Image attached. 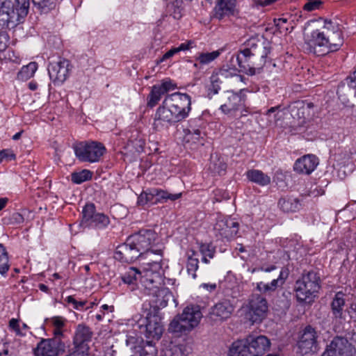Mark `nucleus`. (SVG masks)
<instances>
[{"label":"nucleus","instance_id":"obj_1","mask_svg":"<svg viewBox=\"0 0 356 356\" xmlns=\"http://www.w3.org/2000/svg\"><path fill=\"white\" fill-rule=\"evenodd\" d=\"M343 42L342 26L337 22L326 19L321 29L305 34L304 48L308 53L324 56L338 51Z\"/></svg>","mask_w":356,"mask_h":356},{"label":"nucleus","instance_id":"obj_2","mask_svg":"<svg viewBox=\"0 0 356 356\" xmlns=\"http://www.w3.org/2000/svg\"><path fill=\"white\" fill-rule=\"evenodd\" d=\"M164 284L161 265L158 261H153L152 268L144 270L142 289L145 294L151 297L149 305L154 309L165 307L172 297V293Z\"/></svg>","mask_w":356,"mask_h":356},{"label":"nucleus","instance_id":"obj_3","mask_svg":"<svg viewBox=\"0 0 356 356\" xmlns=\"http://www.w3.org/2000/svg\"><path fill=\"white\" fill-rule=\"evenodd\" d=\"M29 0L0 1V26L8 27L20 22L29 13Z\"/></svg>","mask_w":356,"mask_h":356},{"label":"nucleus","instance_id":"obj_4","mask_svg":"<svg viewBox=\"0 0 356 356\" xmlns=\"http://www.w3.org/2000/svg\"><path fill=\"white\" fill-rule=\"evenodd\" d=\"M321 288V277L315 271L302 274L294 286L296 297L299 302L309 303L316 297Z\"/></svg>","mask_w":356,"mask_h":356},{"label":"nucleus","instance_id":"obj_5","mask_svg":"<svg viewBox=\"0 0 356 356\" xmlns=\"http://www.w3.org/2000/svg\"><path fill=\"white\" fill-rule=\"evenodd\" d=\"M202 316L198 306H188L181 314L174 318L170 323L169 330L175 333L189 332L199 324Z\"/></svg>","mask_w":356,"mask_h":356},{"label":"nucleus","instance_id":"obj_6","mask_svg":"<svg viewBox=\"0 0 356 356\" xmlns=\"http://www.w3.org/2000/svg\"><path fill=\"white\" fill-rule=\"evenodd\" d=\"M266 58L257 54L243 49L240 50L236 56L232 55L230 62H236L241 71L248 74L254 75L264 67Z\"/></svg>","mask_w":356,"mask_h":356},{"label":"nucleus","instance_id":"obj_7","mask_svg":"<svg viewBox=\"0 0 356 356\" xmlns=\"http://www.w3.org/2000/svg\"><path fill=\"white\" fill-rule=\"evenodd\" d=\"M246 319L252 324L261 323L267 316L268 305L260 294H252L242 307Z\"/></svg>","mask_w":356,"mask_h":356},{"label":"nucleus","instance_id":"obj_8","mask_svg":"<svg viewBox=\"0 0 356 356\" xmlns=\"http://www.w3.org/2000/svg\"><path fill=\"white\" fill-rule=\"evenodd\" d=\"M132 245H135L139 252L144 257L145 254H155L159 256V262L161 260L162 250L153 249V245L157 238L156 233L152 229H141L129 237Z\"/></svg>","mask_w":356,"mask_h":356},{"label":"nucleus","instance_id":"obj_9","mask_svg":"<svg viewBox=\"0 0 356 356\" xmlns=\"http://www.w3.org/2000/svg\"><path fill=\"white\" fill-rule=\"evenodd\" d=\"M73 148L76 156L82 162H97L106 152L104 145L96 141L79 142Z\"/></svg>","mask_w":356,"mask_h":356},{"label":"nucleus","instance_id":"obj_10","mask_svg":"<svg viewBox=\"0 0 356 356\" xmlns=\"http://www.w3.org/2000/svg\"><path fill=\"white\" fill-rule=\"evenodd\" d=\"M165 104L170 106L181 121L186 119L191 111V98L186 93L174 92L165 97Z\"/></svg>","mask_w":356,"mask_h":356},{"label":"nucleus","instance_id":"obj_11","mask_svg":"<svg viewBox=\"0 0 356 356\" xmlns=\"http://www.w3.org/2000/svg\"><path fill=\"white\" fill-rule=\"evenodd\" d=\"M109 223V218L102 213L97 212L95 205L93 203H88L83 207L81 221V226L104 229Z\"/></svg>","mask_w":356,"mask_h":356},{"label":"nucleus","instance_id":"obj_12","mask_svg":"<svg viewBox=\"0 0 356 356\" xmlns=\"http://www.w3.org/2000/svg\"><path fill=\"white\" fill-rule=\"evenodd\" d=\"M181 121L172 109L165 104L164 99L154 114L153 128L156 131H161Z\"/></svg>","mask_w":356,"mask_h":356},{"label":"nucleus","instance_id":"obj_13","mask_svg":"<svg viewBox=\"0 0 356 356\" xmlns=\"http://www.w3.org/2000/svg\"><path fill=\"white\" fill-rule=\"evenodd\" d=\"M245 102V96L243 95L242 90L238 92L228 90L224 94L223 102L220 106V110L228 117H234L237 111H243Z\"/></svg>","mask_w":356,"mask_h":356},{"label":"nucleus","instance_id":"obj_14","mask_svg":"<svg viewBox=\"0 0 356 356\" xmlns=\"http://www.w3.org/2000/svg\"><path fill=\"white\" fill-rule=\"evenodd\" d=\"M92 332L88 327L79 325L76 327L74 337V350L65 356H88L89 346L88 343L90 341Z\"/></svg>","mask_w":356,"mask_h":356},{"label":"nucleus","instance_id":"obj_15","mask_svg":"<svg viewBox=\"0 0 356 356\" xmlns=\"http://www.w3.org/2000/svg\"><path fill=\"white\" fill-rule=\"evenodd\" d=\"M355 348L346 337H335L321 356H353Z\"/></svg>","mask_w":356,"mask_h":356},{"label":"nucleus","instance_id":"obj_16","mask_svg":"<svg viewBox=\"0 0 356 356\" xmlns=\"http://www.w3.org/2000/svg\"><path fill=\"white\" fill-rule=\"evenodd\" d=\"M317 333L311 325H307L302 330L297 343V353L302 356L314 353L316 350Z\"/></svg>","mask_w":356,"mask_h":356},{"label":"nucleus","instance_id":"obj_17","mask_svg":"<svg viewBox=\"0 0 356 356\" xmlns=\"http://www.w3.org/2000/svg\"><path fill=\"white\" fill-rule=\"evenodd\" d=\"M126 344L134 356H156L157 355L156 347L149 341L145 342L140 337L128 336Z\"/></svg>","mask_w":356,"mask_h":356},{"label":"nucleus","instance_id":"obj_18","mask_svg":"<svg viewBox=\"0 0 356 356\" xmlns=\"http://www.w3.org/2000/svg\"><path fill=\"white\" fill-rule=\"evenodd\" d=\"M70 61L65 58H60L58 61L49 65V75L54 85H60L66 81L70 74Z\"/></svg>","mask_w":356,"mask_h":356},{"label":"nucleus","instance_id":"obj_19","mask_svg":"<svg viewBox=\"0 0 356 356\" xmlns=\"http://www.w3.org/2000/svg\"><path fill=\"white\" fill-rule=\"evenodd\" d=\"M239 229V224L231 218H222L217 220L214 225L216 236L231 240L236 237Z\"/></svg>","mask_w":356,"mask_h":356},{"label":"nucleus","instance_id":"obj_20","mask_svg":"<svg viewBox=\"0 0 356 356\" xmlns=\"http://www.w3.org/2000/svg\"><path fill=\"white\" fill-rule=\"evenodd\" d=\"M234 307L228 300H222L214 305L209 313V318L214 322H222L229 318Z\"/></svg>","mask_w":356,"mask_h":356},{"label":"nucleus","instance_id":"obj_21","mask_svg":"<svg viewBox=\"0 0 356 356\" xmlns=\"http://www.w3.org/2000/svg\"><path fill=\"white\" fill-rule=\"evenodd\" d=\"M63 346L61 341L56 339H42L33 352L35 356H58Z\"/></svg>","mask_w":356,"mask_h":356},{"label":"nucleus","instance_id":"obj_22","mask_svg":"<svg viewBox=\"0 0 356 356\" xmlns=\"http://www.w3.org/2000/svg\"><path fill=\"white\" fill-rule=\"evenodd\" d=\"M143 257L139 252L135 245H132L130 238L127 242L119 245L115 252V258L123 262H132L137 258L142 259Z\"/></svg>","mask_w":356,"mask_h":356},{"label":"nucleus","instance_id":"obj_23","mask_svg":"<svg viewBox=\"0 0 356 356\" xmlns=\"http://www.w3.org/2000/svg\"><path fill=\"white\" fill-rule=\"evenodd\" d=\"M176 87V84L173 83L171 81H165L161 84L153 86L147 98V106L149 108L154 107L159 102L163 95L175 89Z\"/></svg>","mask_w":356,"mask_h":356},{"label":"nucleus","instance_id":"obj_24","mask_svg":"<svg viewBox=\"0 0 356 356\" xmlns=\"http://www.w3.org/2000/svg\"><path fill=\"white\" fill-rule=\"evenodd\" d=\"M248 342V346L253 356H261L268 351L270 346V340L264 335L254 337L248 335L245 338Z\"/></svg>","mask_w":356,"mask_h":356},{"label":"nucleus","instance_id":"obj_25","mask_svg":"<svg viewBox=\"0 0 356 356\" xmlns=\"http://www.w3.org/2000/svg\"><path fill=\"white\" fill-rule=\"evenodd\" d=\"M318 164V158L313 154H307L298 159L294 164L293 169L300 174L309 175Z\"/></svg>","mask_w":356,"mask_h":356},{"label":"nucleus","instance_id":"obj_26","mask_svg":"<svg viewBox=\"0 0 356 356\" xmlns=\"http://www.w3.org/2000/svg\"><path fill=\"white\" fill-rule=\"evenodd\" d=\"M145 324L146 337L148 339H160L163 328L160 319L156 316L147 317Z\"/></svg>","mask_w":356,"mask_h":356},{"label":"nucleus","instance_id":"obj_27","mask_svg":"<svg viewBox=\"0 0 356 356\" xmlns=\"http://www.w3.org/2000/svg\"><path fill=\"white\" fill-rule=\"evenodd\" d=\"M152 264L153 261L147 263L142 270H139L134 267H129L122 276L123 282L129 285L134 286L137 284L138 280H139L142 285V278L144 275V270L147 268H152Z\"/></svg>","mask_w":356,"mask_h":356},{"label":"nucleus","instance_id":"obj_28","mask_svg":"<svg viewBox=\"0 0 356 356\" xmlns=\"http://www.w3.org/2000/svg\"><path fill=\"white\" fill-rule=\"evenodd\" d=\"M236 0H218L214 8V16L218 19L234 15Z\"/></svg>","mask_w":356,"mask_h":356},{"label":"nucleus","instance_id":"obj_29","mask_svg":"<svg viewBox=\"0 0 356 356\" xmlns=\"http://www.w3.org/2000/svg\"><path fill=\"white\" fill-rule=\"evenodd\" d=\"M46 323L52 327V332L54 337L60 341V338L63 335V332L66 326L67 320L60 316H53L46 319Z\"/></svg>","mask_w":356,"mask_h":356},{"label":"nucleus","instance_id":"obj_30","mask_svg":"<svg viewBox=\"0 0 356 356\" xmlns=\"http://www.w3.org/2000/svg\"><path fill=\"white\" fill-rule=\"evenodd\" d=\"M227 356H253L250 351L248 342L243 339L234 341L229 348Z\"/></svg>","mask_w":356,"mask_h":356},{"label":"nucleus","instance_id":"obj_31","mask_svg":"<svg viewBox=\"0 0 356 356\" xmlns=\"http://www.w3.org/2000/svg\"><path fill=\"white\" fill-rule=\"evenodd\" d=\"M344 294L341 292H338L334 296L331 303L332 313L336 318H344L346 310Z\"/></svg>","mask_w":356,"mask_h":356},{"label":"nucleus","instance_id":"obj_32","mask_svg":"<svg viewBox=\"0 0 356 356\" xmlns=\"http://www.w3.org/2000/svg\"><path fill=\"white\" fill-rule=\"evenodd\" d=\"M247 179L261 186H265L270 183V177L261 170L251 169L245 172Z\"/></svg>","mask_w":356,"mask_h":356},{"label":"nucleus","instance_id":"obj_33","mask_svg":"<svg viewBox=\"0 0 356 356\" xmlns=\"http://www.w3.org/2000/svg\"><path fill=\"white\" fill-rule=\"evenodd\" d=\"M278 206L285 213H293L300 210L301 204L298 198L286 197L280 199Z\"/></svg>","mask_w":356,"mask_h":356},{"label":"nucleus","instance_id":"obj_34","mask_svg":"<svg viewBox=\"0 0 356 356\" xmlns=\"http://www.w3.org/2000/svg\"><path fill=\"white\" fill-rule=\"evenodd\" d=\"M284 283L283 273L280 272L279 277L277 279L273 280L270 283L258 282L257 284V289L260 293L266 294L275 291L278 286H282Z\"/></svg>","mask_w":356,"mask_h":356},{"label":"nucleus","instance_id":"obj_35","mask_svg":"<svg viewBox=\"0 0 356 356\" xmlns=\"http://www.w3.org/2000/svg\"><path fill=\"white\" fill-rule=\"evenodd\" d=\"M191 348L186 344H170L163 350V356H188Z\"/></svg>","mask_w":356,"mask_h":356},{"label":"nucleus","instance_id":"obj_36","mask_svg":"<svg viewBox=\"0 0 356 356\" xmlns=\"http://www.w3.org/2000/svg\"><path fill=\"white\" fill-rule=\"evenodd\" d=\"M152 192L154 193L155 195V203L157 202H167L168 200H176L181 197V193H175L172 194L168 193L166 191H163L161 189L153 188Z\"/></svg>","mask_w":356,"mask_h":356},{"label":"nucleus","instance_id":"obj_37","mask_svg":"<svg viewBox=\"0 0 356 356\" xmlns=\"http://www.w3.org/2000/svg\"><path fill=\"white\" fill-rule=\"evenodd\" d=\"M224 51V49H219L212 52H201L197 56L196 60L200 65H209L215 60Z\"/></svg>","mask_w":356,"mask_h":356},{"label":"nucleus","instance_id":"obj_38","mask_svg":"<svg viewBox=\"0 0 356 356\" xmlns=\"http://www.w3.org/2000/svg\"><path fill=\"white\" fill-rule=\"evenodd\" d=\"M245 51L254 52L257 55H261L266 57L268 54V50L264 46V44L259 42L256 41L254 39L250 40L247 44V47L243 49Z\"/></svg>","mask_w":356,"mask_h":356},{"label":"nucleus","instance_id":"obj_39","mask_svg":"<svg viewBox=\"0 0 356 356\" xmlns=\"http://www.w3.org/2000/svg\"><path fill=\"white\" fill-rule=\"evenodd\" d=\"M231 65L230 66L223 65V67L220 70L219 72L217 74L219 75V76L222 79H227L229 77H236V79L239 81L243 80V76L241 75H238L237 74V69L236 67V65L234 64V62H230Z\"/></svg>","mask_w":356,"mask_h":356},{"label":"nucleus","instance_id":"obj_40","mask_svg":"<svg viewBox=\"0 0 356 356\" xmlns=\"http://www.w3.org/2000/svg\"><path fill=\"white\" fill-rule=\"evenodd\" d=\"M38 69V64L35 62H31L27 65L23 66L17 73V79L21 81H26L32 77Z\"/></svg>","mask_w":356,"mask_h":356},{"label":"nucleus","instance_id":"obj_41","mask_svg":"<svg viewBox=\"0 0 356 356\" xmlns=\"http://www.w3.org/2000/svg\"><path fill=\"white\" fill-rule=\"evenodd\" d=\"M10 268L8 252L4 245L0 243V274L5 275Z\"/></svg>","mask_w":356,"mask_h":356},{"label":"nucleus","instance_id":"obj_42","mask_svg":"<svg viewBox=\"0 0 356 356\" xmlns=\"http://www.w3.org/2000/svg\"><path fill=\"white\" fill-rule=\"evenodd\" d=\"M202 132L198 129H187L186 131L185 140L186 143H200L203 145Z\"/></svg>","mask_w":356,"mask_h":356},{"label":"nucleus","instance_id":"obj_43","mask_svg":"<svg viewBox=\"0 0 356 356\" xmlns=\"http://www.w3.org/2000/svg\"><path fill=\"white\" fill-rule=\"evenodd\" d=\"M92 173L89 170H83L80 172L72 173L71 179L74 183L80 184L90 180L92 178Z\"/></svg>","mask_w":356,"mask_h":356},{"label":"nucleus","instance_id":"obj_44","mask_svg":"<svg viewBox=\"0 0 356 356\" xmlns=\"http://www.w3.org/2000/svg\"><path fill=\"white\" fill-rule=\"evenodd\" d=\"M200 252L202 255V261L206 264L209 263V259L214 257L215 248L209 243H202L200 245Z\"/></svg>","mask_w":356,"mask_h":356},{"label":"nucleus","instance_id":"obj_45","mask_svg":"<svg viewBox=\"0 0 356 356\" xmlns=\"http://www.w3.org/2000/svg\"><path fill=\"white\" fill-rule=\"evenodd\" d=\"M32 2L42 13H47L56 6V0H32Z\"/></svg>","mask_w":356,"mask_h":356},{"label":"nucleus","instance_id":"obj_46","mask_svg":"<svg viewBox=\"0 0 356 356\" xmlns=\"http://www.w3.org/2000/svg\"><path fill=\"white\" fill-rule=\"evenodd\" d=\"M138 205H145L148 203L156 204L155 203V195L152 192V188L147 189V191L140 193V195L138 197Z\"/></svg>","mask_w":356,"mask_h":356},{"label":"nucleus","instance_id":"obj_47","mask_svg":"<svg viewBox=\"0 0 356 356\" xmlns=\"http://www.w3.org/2000/svg\"><path fill=\"white\" fill-rule=\"evenodd\" d=\"M210 85L208 88L209 94L216 95L220 90L221 78L217 74H213L210 77Z\"/></svg>","mask_w":356,"mask_h":356},{"label":"nucleus","instance_id":"obj_48","mask_svg":"<svg viewBox=\"0 0 356 356\" xmlns=\"http://www.w3.org/2000/svg\"><path fill=\"white\" fill-rule=\"evenodd\" d=\"M198 264H199L198 259L194 258L193 257H188L187 264H186V269H187L188 273L191 275L193 279H195L197 277L195 273L199 267Z\"/></svg>","mask_w":356,"mask_h":356},{"label":"nucleus","instance_id":"obj_49","mask_svg":"<svg viewBox=\"0 0 356 356\" xmlns=\"http://www.w3.org/2000/svg\"><path fill=\"white\" fill-rule=\"evenodd\" d=\"M9 327L11 330L14 331L18 336H25L26 332L21 330L19 326V320L16 318H11L9 321Z\"/></svg>","mask_w":356,"mask_h":356},{"label":"nucleus","instance_id":"obj_50","mask_svg":"<svg viewBox=\"0 0 356 356\" xmlns=\"http://www.w3.org/2000/svg\"><path fill=\"white\" fill-rule=\"evenodd\" d=\"M355 74V79H347L346 80V82L343 83L341 86L339 87L338 89L337 93L339 95L341 92V89H345L346 88V83L347 84V88L351 90H354V92L356 93V70L354 72Z\"/></svg>","mask_w":356,"mask_h":356},{"label":"nucleus","instance_id":"obj_51","mask_svg":"<svg viewBox=\"0 0 356 356\" xmlns=\"http://www.w3.org/2000/svg\"><path fill=\"white\" fill-rule=\"evenodd\" d=\"M24 218L23 216L19 213H14L8 219V224L17 225L23 223Z\"/></svg>","mask_w":356,"mask_h":356},{"label":"nucleus","instance_id":"obj_52","mask_svg":"<svg viewBox=\"0 0 356 356\" xmlns=\"http://www.w3.org/2000/svg\"><path fill=\"white\" fill-rule=\"evenodd\" d=\"M321 4L320 0H307V2L304 6V10L307 11H312L318 9Z\"/></svg>","mask_w":356,"mask_h":356},{"label":"nucleus","instance_id":"obj_53","mask_svg":"<svg viewBox=\"0 0 356 356\" xmlns=\"http://www.w3.org/2000/svg\"><path fill=\"white\" fill-rule=\"evenodd\" d=\"M10 38L6 33H0V52L5 51L9 44Z\"/></svg>","mask_w":356,"mask_h":356},{"label":"nucleus","instance_id":"obj_54","mask_svg":"<svg viewBox=\"0 0 356 356\" xmlns=\"http://www.w3.org/2000/svg\"><path fill=\"white\" fill-rule=\"evenodd\" d=\"M15 155L10 149H7L0 151V162H1L3 159L10 161L12 159H15Z\"/></svg>","mask_w":356,"mask_h":356},{"label":"nucleus","instance_id":"obj_55","mask_svg":"<svg viewBox=\"0 0 356 356\" xmlns=\"http://www.w3.org/2000/svg\"><path fill=\"white\" fill-rule=\"evenodd\" d=\"M178 51L176 49V47H173L169 51H168L165 54L163 55V56L157 60V63H162L168 59H170L172 58L175 54H177Z\"/></svg>","mask_w":356,"mask_h":356},{"label":"nucleus","instance_id":"obj_56","mask_svg":"<svg viewBox=\"0 0 356 356\" xmlns=\"http://www.w3.org/2000/svg\"><path fill=\"white\" fill-rule=\"evenodd\" d=\"M67 302L73 304L76 309H82L86 303L85 301H77L72 296L67 297Z\"/></svg>","mask_w":356,"mask_h":356},{"label":"nucleus","instance_id":"obj_57","mask_svg":"<svg viewBox=\"0 0 356 356\" xmlns=\"http://www.w3.org/2000/svg\"><path fill=\"white\" fill-rule=\"evenodd\" d=\"M193 42L188 40L186 42L181 43L179 47H176L178 53L181 51H186L192 48Z\"/></svg>","mask_w":356,"mask_h":356},{"label":"nucleus","instance_id":"obj_58","mask_svg":"<svg viewBox=\"0 0 356 356\" xmlns=\"http://www.w3.org/2000/svg\"><path fill=\"white\" fill-rule=\"evenodd\" d=\"M200 287L211 292L216 290L217 285L216 283H203L200 285Z\"/></svg>","mask_w":356,"mask_h":356},{"label":"nucleus","instance_id":"obj_59","mask_svg":"<svg viewBox=\"0 0 356 356\" xmlns=\"http://www.w3.org/2000/svg\"><path fill=\"white\" fill-rule=\"evenodd\" d=\"M287 22V19L286 18H279L275 20V25L280 29H284L285 30H288L287 27H285L284 25Z\"/></svg>","mask_w":356,"mask_h":356},{"label":"nucleus","instance_id":"obj_60","mask_svg":"<svg viewBox=\"0 0 356 356\" xmlns=\"http://www.w3.org/2000/svg\"><path fill=\"white\" fill-rule=\"evenodd\" d=\"M348 312L351 318H356V302L351 305Z\"/></svg>","mask_w":356,"mask_h":356},{"label":"nucleus","instance_id":"obj_61","mask_svg":"<svg viewBox=\"0 0 356 356\" xmlns=\"http://www.w3.org/2000/svg\"><path fill=\"white\" fill-rule=\"evenodd\" d=\"M8 199L7 197L0 198V211L2 210L7 204Z\"/></svg>","mask_w":356,"mask_h":356},{"label":"nucleus","instance_id":"obj_62","mask_svg":"<svg viewBox=\"0 0 356 356\" xmlns=\"http://www.w3.org/2000/svg\"><path fill=\"white\" fill-rule=\"evenodd\" d=\"M104 356H116L115 350H113L111 348L106 350Z\"/></svg>","mask_w":356,"mask_h":356},{"label":"nucleus","instance_id":"obj_63","mask_svg":"<svg viewBox=\"0 0 356 356\" xmlns=\"http://www.w3.org/2000/svg\"><path fill=\"white\" fill-rule=\"evenodd\" d=\"M225 169H226V165L222 162H220L219 167H218V170H216V171L218 174H220V172L222 171H225ZM214 170H216V168H214Z\"/></svg>","mask_w":356,"mask_h":356},{"label":"nucleus","instance_id":"obj_64","mask_svg":"<svg viewBox=\"0 0 356 356\" xmlns=\"http://www.w3.org/2000/svg\"><path fill=\"white\" fill-rule=\"evenodd\" d=\"M29 88L33 91L38 88V83L35 81H31L29 83Z\"/></svg>","mask_w":356,"mask_h":356}]
</instances>
